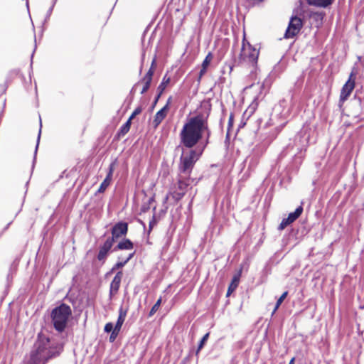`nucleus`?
Instances as JSON below:
<instances>
[{
  "label": "nucleus",
  "instance_id": "nucleus-29",
  "mask_svg": "<svg viewBox=\"0 0 364 364\" xmlns=\"http://www.w3.org/2000/svg\"><path fill=\"white\" fill-rule=\"evenodd\" d=\"M151 80H152L151 77L145 75V76L142 79V82L143 83H146L147 85H150L151 82Z\"/></svg>",
  "mask_w": 364,
  "mask_h": 364
},
{
  "label": "nucleus",
  "instance_id": "nucleus-6",
  "mask_svg": "<svg viewBox=\"0 0 364 364\" xmlns=\"http://www.w3.org/2000/svg\"><path fill=\"white\" fill-rule=\"evenodd\" d=\"M191 179L189 174L179 173L177 189L172 193V196L176 200H181L185 195L187 188L190 186Z\"/></svg>",
  "mask_w": 364,
  "mask_h": 364
},
{
  "label": "nucleus",
  "instance_id": "nucleus-21",
  "mask_svg": "<svg viewBox=\"0 0 364 364\" xmlns=\"http://www.w3.org/2000/svg\"><path fill=\"white\" fill-rule=\"evenodd\" d=\"M161 304V298H159L156 304L153 306L151 308L150 312H149V316H153L159 309L160 305Z\"/></svg>",
  "mask_w": 364,
  "mask_h": 364
},
{
  "label": "nucleus",
  "instance_id": "nucleus-14",
  "mask_svg": "<svg viewBox=\"0 0 364 364\" xmlns=\"http://www.w3.org/2000/svg\"><path fill=\"white\" fill-rule=\"evenodd\" d=\"M295 20L296 16L292 15L291 17L289 25L284 34L285 38H292L296 35V24L294 23Z\"/></svg>",
  "mask_w": 364,
  "mask_h": 364
},
{
  "label": "nucleus",
  "instance_id": "nucleus-16",
  "mask_svg": "<svg viewBox=\"0 0 364 364\" xmlns=\"http://www.w3.org/2000/svg\"><path fill=\"white\" fill-rule=\"evenodd\" d=\"M294 220H296V211L291 213L288 218H284L280 223L278 229L279 230H284L285 228H287L288 225H289L291 223H292Z\"/></svg>",
  "mask_w": 364,
  "mask_h": 364
},
{
  "label": "nucleus",
  "instance_id": "nucleus-32",
  "mask_svg": "<svg viewBox=\"0 0 364 364\" xmlns=\"http://www.w3.org/2000/svg\"><path fill=\"white\" fill-rule=\"evenodd\" d=\"M149 86H150V85L144 83V87H143V89H142L141 93L144 94V92H146L148 90V89L149 88Z\"/></svg>",
  "mask_w": 364,
  "mask_h": 364
},
{
  "label": "nucleus",
  "instance_id": "nucleus-26",
  "mask_svg": "<svg viewBox=\"0 0 364 364\" xmlns=\"http://www.w3.org/2000/svg\"><path fill=\"white\" fill-rule=\"evenodd\" d=\"M141 112V109L140 107H137L132 114V115L129 117V121H132V119L135 117L137 114H140Z\"/></svg>",
  "mask_w": 364,
  "mask_h": 364
},
{
  "label": "nucleus",
  "instance_id": "nucleus-22",
  "mask_svg": "<svg viewBox=\"0 0 364 364\" xmlns=\"http://www.w3.org/2000/svg\"><path fill=\"white\" fill-rule=\"evenodd\" d=\"M170 79L169 77L166 78V76L163 78V80L161 83L159 85L158 89L160 90V93H161L164 89L166 88V85L169 83Z\"/></svg>",
  "mask_w": 364,
  "mask_h": 364
},
{
  "label": "nucleus",
  "instance_id": "nucleus-5",
  "mask_svg": "<svg viewBox=\"0 0 364 364\" xmlns=\"http://www.w3.org/2000/svg\"><path fill=\"white\" fill-rule=\"evenodd\" d=\"M203 149L204 147L199 153H197L196 150L193 149L188 151H183L180 158L179 173L191 175L194 164L198 160Z\"/></svg>",
  "mask_w": 364,
  "mask_h": 364
},
{
  "label": "nucleus",
  "instance_id": "nucleus-33",
  "mask_svg": "<svg viewBox=\"0 0 364 364\" xmlns=\"http://www.w3.org/2000/svg\"><path fill=\"white\" fill-rule=\"evenodd\" d=\"M206 70H207L206 68L202 67V68L200 71L199 79H200L202 77V76L206 73Z\"/></svg>",
  "mask_w": 364,
  "mask_h": 364
},
{
  "label": "nucleus",
  "instance_id": "nucleus-17",
  "mask_svg": "<svg viewBox=\"0 0 364 364\" xmlns=\"http://www.w3.org/2000/svg\"><path fill=\"white\" fill-rule=\"evenodd\" d=\"M133 249V243L129 240L125 239L120 242L113 249L114 251H117L118 250H132Z\"/></svg>",
  "mask_w": 364,
  "mask_h": 364
},
{
  "label": "nucleus",
  "instance_id": "nucleus-23",
  "mask_svg": "<svg viewBox=\"0 0 364 364\" xmlns=\"http://www.w3.org/2000/svg\"><path fill=\"white\" fill-rule=\"evenodd\" d=\"M212 60H213V55L211 53H208V54L206 55L205 58L204 59V60L202 63V67L207 68L208 67V65H210Z\"/></svg>",
  "mask_w": 364,
  "mask_h": 364
},
{
  "label": "nucleus",
  "instance_id": "nucleus-25",
  "mask_svg": "<svg viewBox=\"0 0 364 364\" xmlns=\"http://www.w3.org/2000/svg\"><path fill=\"white\" fill-rule=\"evenodd\" d=\"M208 337H209V333H207L206 334H205L203 336V337L202 338V339L198 345L197 353L203 348V347L205 343L206 342V341L208 340Z\"/></svg>",
  "mask_w": 364,
  "mask_h": 364
},
{
  "label": "nucleus",
  "instance_id": "nucleus-34",
  "mask_svg": "<svg viewBox=\"0 0 364 364\" xmlns=\"http://www.w3.org/2000/svg\"><path fill=\"white\" fill-rule=\"evenodd\" d=\"M303 208L301 206L297 207V218L301 214Z\"/></svg>",
  "mask_w": 364,
  "mask_h": 364
},
{
  "label": "nucleus",
  "instance_id": "nucleus-20",
  "mask_svg": "<svg viewBox=\"0 0 364 364\" xmlns=\"http://www.w3.org/2000/svg\"><path fill=\"white\" fill-rule=\"evenodd\" d=\"M131 122L132 121H129V119L127 121V122L121 127L119 134L124 135L129 132L131 127Z\"/></svg>",
  "mask_w": 364,
  "mask_h": 364
},
{
  "label": "nucleus",
  "instance_id": "nucleus-30",
  "mask_svg": "<svg viewBox=\"0 0 364 364\" xmlns=\"http://www.w3.org/2000/svg\"><path fill=\"white\" fill-rule=\"evenodd\" d=\"M303 26L302 21L300 18L297 17V33L300 31V29Z\"/></svg>",
  "mask_w": 364,
  "mask_h": 364
},
{
  "label": "nucleus",
  "instance_id": "nucleus-19",
  "mask_svg": "<svg viewBox=\"0 0 364 364\" xmlns=\"http://www.w3.org/2000/svg\"><path fill=\"white\" fill-rule=\"evenodd\" d=\"M133 255H134V252L130 253L124 261L117 262L114 264V266L112 267V271H114L117 269H119V268L124 267L125 265V264H127L131 259V258L133 257Z\"/></svg>",
  "mask_w": 364,
  "mask_h": 364
},
{
  "label": "nucleus",
  "instance_id": "nucleus-11",
  "mask_svg": "<svg viewBox=\"0 0 364 364\" xmlns=\"http://www.w3.org/2000/svg\"><path fill=\"white\" fill-rule=\"evenodd\" d=\"M127 309H124L122 307H120L119 310V316L116 325L114 326V334L117 332H119L122 324L124 323L126 316H127Z\"/></svg>",
  "mask_w": 364,
  "mask_h": 364
},
{
  "label": "nucleus",
  "instance_id": "nucleus-3",
  "mask_svg": "<svg viewBox=\"0 0 364 364\" xmlns=\"http://www.w3.org/2000/svg\"><path fill=\"white\" fill-rule=\"evenodd\" d=\"M71 314L70 307L65 304L54 308L52 310L50 316L55 329L59 332L63 331L67 326Z\"/></svg>",
  "mask_w": 364,
  "mask_h": 364
},
{
  "label": "nucleus",
  "instance_id": "nucleus-1",
  "mask_svg": "<svg viewBox=\"0 0 364 364\" xmlns=\"http://www.w3.org/2000/svg\"><path fill=\"white\" fill-rule=\"evenodd\" d=\"M206 135L205 144H208L210 131L208 124V116L198 114L191 117L184 124L181 133V142L187 148H192L202 139L203 135Z\"/></svg>",
  "mask_w": 364,
  "mask_h": 364
},
{
  "label": "nucleus",
  "instance_id": "nucleus-2",
  "mask_svg": "<svg viewBox=\"0 0 364 364\" xmlns=\"http://www.w3.org/2000/svg\"><path fill=\"white\" fill-rule=\"evenodd\" d=\"M55 350L51 348L50 340L46 337L40 336L34 345L27 360L28 364H45V363L54 356Z\"/></svg>",
  "mask_w": 364,
  "mask_h": 364
},
{
  "label": "nucleus",
  "instance_id": "nucleus-12",
  "mask_svg": "<svg viewBox=\"0 0 364 364\" xmlns=\"http://www.w3.org/2000/svg\"><path fill=\"white\" fill-rule=\"evenodd\" d=\"M168 111V103H167L162 109L156 112L154 120L155 126H158L163 121V119L167 115Z\"/></svg>",
  "mask_w": 364,
  "mask_h": 364
},
{
  "label": "nucleus",
  "instance_id": "nucleus-10",
  "mask_svg": "<svg viewBox=\"0 0 364 364\" xmlns=\"http://www.w3.org/2000/svg\"><path fill=\"white\" fill-rule=\"evenodd\" d=\"M122 278V272H119L114 276L110 284V294H116L119 288L120 283Z\"/></svg>",
  "mask_w": 364,
  "mask_h": 364
},
{
  "label": "nucleus",
  "instance_id": "nucleus-35",
  "mask_svg": "<svg viewBox=\"0 0 364 364\" xmlns=\"http://www.w3.org/2000/svg\"><path fill=\"white\" fill-rule=\"evenodd\" d=\"M263 1L264 0H250L251 4H252L260 3V2Z\"/></svg>",
  "mask_w": 364,
  "mask_h": 364
},
{
  "label": "nucleus",
  "instance_id": "nucleus-7",
  "mask_svg": "<svg viewBox=\"0 0 364 364\" xmlns=\"http://www.w3.org/2000/svg\"><path fill=\"white\" fill-rule=\"evenodd\" d=\"M355 85V73L352 72L349 75L348 80L341 89L339 99L340 104H343L348 99L353 90Z\"/></svg>",
  "mask_w": 364,
  "mask_h": 364
},
{
  "label": "nucleus",
  "instance_id": "nucleus-37",
  "mask_svg": "<svg viewBox=\"0 0 364 364\" xmlns=\"http://www.w3.org/2000/svg\"><path fill=\"white\" fill-rule=\"evenodd\" d=\"M294 358H292L289 362V364H294Z\"/></svg>",
  "mask_w": 364,
  "mask_h": 364
},
{
  "label": "nucleus",
  "instance_id": "nucleus-4",
  "mask_svg": "<svg viewBox=\"0 0 364 364\" xmlns=\"http://www.w3.org/2000/svg\"><path fill=\"white\" fill-rule=\"evenodd\" d=\"M259 57V50L254 48L250 43L242 41V46L239 56V63L245 66L255 68Z\"/></svg>",
  "mask_w": 364,
  "mask_h": 364
},
{
  "label": "nucleus",
  "instance_id": "nucleus-24",
  "mask_svg": "<svg viewBox=\"0 0 364 364\" xmlns=\"http://www.w3.org/2000/svg\"><path fill=\"white\" fill-rule=\"evenodd\" d=\"M287 295V291H285L284 292L282 296L279 298V299L277 300V303H276V305H275V307L274 309V311H273V314L277 311V309L279 308V306L281 305V304L283 302V301L284 300V299L286 298Z\"/></svg>",
  "mask_w": 364,
  "mask_h": 364
},
{
  "label": "nucleus",
  "instance_id": "nucleus-31",
  "mask_svg": "<svg viewBox=\"0 0 364 364\" xmlns=\"http://www.w3.org/2000/svg\"><path fill=\"white\" fill-rule=\"evenodd\" d=\"M118 333H119V332H117L114 334V329L112 332L110 337H109L110 341H114L115 340L116 337L117 336Z\"/></svg>",
  "mask_w": 364,
  "mask_h": 364
},
{
  "label": "nucleus",
  "instance_id": "nucleus-15",
  "mask_svg": "<svg viewBox=\"0 0 364 364\" xmlns=\"http://www.w3.org/2000/svg\"><path fill=\"white\" fill-rule=\"evenodd\" d=\"M112 173H113V164H112L110 165L109 173H108L107 177L103 181V182L101 183V185L98 189L99 193L104 192L105 191V189L109 186L110 181H111Z\"/></svg>",
  "mask_w": 364,
  "mask_h": 364
},
{
  "label": "nucleus",
  "instance_id": "nucleus-18",
  "mask_svg": "<svg viewBox=\"0 0 364 364\" xmlns=\"http://www.w3.org/2000/svg\"><path fill=\"white\" fill-rule=\"evenodd\" d=\"M238 284H239V276H235L232 279V281L230 285L229 286V288H228V292H227V296H229L232 294V292L237 287Z\"/></svg>",
  "mask_w": 364,
  "mask_h": 364
},
{
  "label": "nucleus",
  "instance_id": "nucleus-28",
  "mask_svg": "<svg viewBox=\"0 0 364 364\" xmlns=\"http://www.w3.org/2000/svg\"><path fill=\"white\" fill-rule=\"evenodd\" d=\"M154 65H155V60H154L152 61L151 66L150 69L148 70L147 73L146 74V75L152 77V76L154 75Z\"/></svg>",
  "mask_w": 364,
  "mask_h": 364
},
{
  "label": "nucleus",
  "instance_id": "nucleus-8",
  "mask_svg": "<svg viewBox=\"0 0 364 364\" xmlns=\"http://www.w3.org/2000/svg\"><path fill=\"white\" fill-rule=\"evenodd\" d=\"M127 224L125 223H118L112 229V236L107 237L112 239L114 243L115 240L125 235L127 232Z\"/></svg>",
  "mask_w": 364,
  "mask_h": 364
},
{
  "label": "nucleus",
  "instance_id": "nucleus-27",
  "mask_svg": "<svg viewBox=\"0 0 364 364\" xmlns=\"http://www.w3.org/2000/svg\"><path fill=\"white\" fill-rule=\"evenodd\" d=\"M114 330V328H113V324L112 323H106L105 326V331L107 332V333H109V332H112V331Z\"/></svg>",
  "mask_w": 364,
  "mask_h": 364
},
{
  "label": "nucleus",
  "instance_id": "nucleus-38",
  "mask_svg": "<svg viewBox=\"0 0 364 364\" xmlns=\"http://www.w3.org/2000/svg\"><path fill=\"white\" fill-rule=\"evenodd\" d=\"M40 134H41V130L39 131V134L38 136V141H39V139H40Z\"/></svg>",
  "mask_w": 364,
  "mask_h": 364
},
{
  "label": "nucleus",
  "instance_id": "nucleus-9",
  "mask_svg": "<svg viewBox=\"0 0 364 364\" xmlns=\"http://www.w3.org/2000/svg\"><path fill=\"white\" fill-rule=\"evenodd\" d=\"M114 245L113 240L112 239H107L106 241L104 242V244L100 247L98 255H97V259L99 261L104 262L105 259L107 258L109 252L110 251L111 248Z\"/></svg>",
  "mask_w": 364,
  "mask_h": 364
},
{
  "label": "nucleus",
  "instance_id": "nucleus-36",
  "mask_svg": "<svg viewBox=\"0 0 364 364\" xmlns=\"http://www.w3.org/2000/svg\"><path fill=\"white\" fill-rule=\"evenodd\" d=\"M232 119H233L232 115H230V119H229V123L230 124H231L232 122Z\"/></svg>",
  "mask_w": 364,
  "mask_h": 364
},
{
  "label": "nucleus",
  "instance_id": "nucleus-13",
  "mask_svg": "<svg viewBox=\"0 0 364 364\" xmlns=\"http://www.w3.org/2000/svg\"><path fill=\"white\" fill-rule=\"evenodd\" d=\"M310 6H314L319 8H327L331 6L333 0H305Z\"/></svg>",
  "mask_w": 364,
  "mask_h": 364
}]
</instances>
